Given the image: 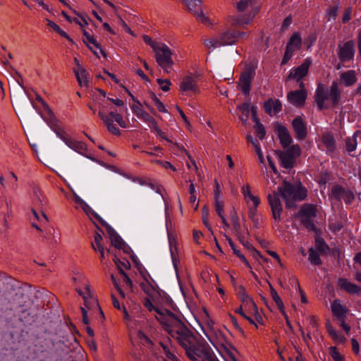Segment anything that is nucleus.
Segmentation results:
<instances>
[{
  "label": "nucleus",
  "instance_id": "nucleus-23",
  "mask_svg": "<svg viewBox=\"0 0 361 361\" xmlns=\"http://www.w3.org/2000/svg\"><path fill=\"white\" fill-rule=\"evenodd\" d=\"M338 284L341 288L350 294H359L361 291V288L359 286L348 281L346 279H339Z\"/></svg>",
  "mask_w": 361,
  "mask_h": 361
},
{
  "label": "nucleus",
  "instance_id": "nucleus-38",
  "mask_svg": "<svg viewBox=\"0 0 361 361\" xmlns=\"http://www.w3.org/2000/svg\"><path fill=\"white\" fill-rule=\"evenodd\" d=\"M74 73L79 85L81 87H87L89 85V81L87 79V73L85 69H74Z\"/></svg>",
  "mask_w": 361,
  "mask_h": 361
},
{
  "label": "nucleus",
  "instance_id": "nucleus-56",
  "mask_svg": "<svg viewBox=\"0 0 361 361\" xmlns=\"http://www.w3.org/2000/svg\"><path fill=\"white\" fill-rule=\"evenodd\" d=\"M152 128H153L154 130V131L156 132L157 135L161 139L163 140H166L167 142H170L171 140L167 138L166 135H165V133L164 132H162L159 128L158 127V125H157V123L156 122L155 123V126H152L151 127Z\"/></svg>",
  "mask_w": 361,
  "mask_h": 361
},
{
  "label": "nucleus",
  "instance_id": "nucleus-18",
  "mask_svg": "<svg viewBox=\"0 0 361 361\" xmlns=\"http://www.w3.org/2000/svg\"><path fill=\"white\" fill-rule=\"evenodd\" d=\"M315 233L314 243L317 250L322 255H326L330 252V248L325 240L320 236V231L317 227H310Z\"/></svg>",
  "mask_w": 361,
  "mask_h": 361
},
{
  "label": "nucleus",
  "instance_id": "nucleus-53",
  "mask_svg": "<svg viewBox=\"0 0 361 361\" xmlns=\"http://www.w3.org/2000/svg\"><path fill=\"white\" fill-rule=\"evenodd\" d=\"M341 200H343L345 203L350 204L354 200V195L350 190H345Z\"/></svg>",
  "mask_w": 361,
  "mask_h": 361
},
{
  "label": "nucleus",
  "instance_id": "nucleus-22",
  "mask_svg": "<svg viewBox=\"0 0 361 361\" xmlns=\"http://www.w3.org/2000/svg\"><path fill=\"white\" fill-rule=\"evenodd\" d=\"M292 125L297 138L299 140H304L307 135V129L302 118L300 117L295 118L293 121Z\"/></svg>",
  "mask_w": 361,
  "mask_h": 361
},
{
  "label": "nucleus",
  "instance_id": "nucleus-55",
  "mask_svg": "<svg viewBox=\"0 0 361 361\" xmlns=\"http://www.w3.org/2000/svg\"><path fill=\"white\" fill-rule=\"evenodd\" d=\"M338 8L336 6L329 8L326 12L328 20H335L337 14Z\"/></svg>",
  "mask_w": 361,
  "mask_h": 361
},
{
  "label": "nucleus",
  "instance_id": "nucleus-35",
  "mask_svg": "<svg viewBox=\"0 0 361 361\" xmlns=\"http://www.w3.org/2000/svg\"><path fill=\"white\" fill-rule=\"evenodd\" d=\"M268 283H269V286L270 288V294L271 295L273 300L276 302V304L278 308L279 309V310L281 311V312L283 314L286 315V312H285V310H284L285 309L284 305H283V302L281 298H280L277 291L274 289L273 286L269 282H268Z\"/></svg>",
  "mask_w": 361,
  "mask_h": 361
},
{
  "label": "nucleus",
  "instance_id": "nucleus-24",
  "mask_svg": "<svg viewBox=\"0 0 361 361\" xmlns=\"http://www.w3.org/2000/svg\"><path fill=\"white\" fill-rule=\"evenodd\" d=\"M329 101L330 102L329 94L322 86L319 85L315 94V102L319 109L321 110L326 107L325 102Z\"/></svg>",
  "mask_w": 361,
  "mask_h": 361
},
{
  "label": "nucleus",
  "instance_id": "nucleus-32",
  "mask_svg": "<svg viewBox=\"0 0 361 361\" xmlns=\"http://www.w3.org/2000/svg\"><path fill=\"white\" fill-rule=\"evenodd\" d=\"M240 302H242L240 306H242V307H244L245 311L250 313H258L257 306L250 295H247L244 298H241Z\"/></svg>",
  "mask_w": 361,
  "mask_h": 361
},
{
  "label": "nucleus",
  "instance_id": "nucleus-60",
  "mask_svg": "<svg viewBox=\"0 0 361 361\" xmlns=\"http://www.w3.org/2000/svg\"><path fill=\"white\" fill-rule=\"evenodd\" d=\"M143 108L141 103L139 101L134 99V103L131 106L133 113L135 115L136 114H137L138 111H140Z\"/></svg>",
  "mask_w": 361,
  "mask_h": 361
},
{
  "label": "nucleus",
  "instance_id": "nucleus-9",
  "mask_svg": "<svg viewBox=\"0 0 361 361\" xmlns=\"http://www.w3.org/2000/svg\"><path fill=\"white\" fill-rule=\"evenodd\" d=\"M241 192L247 204L250 207V216L253 219L255 224H259L254 219L256 208L260 203L258 197L253 195L251 192V187L249 183H245L241 186Z\"/></svg>",
  "mask_w": 361,
  "mask_h": 361
},
{
  "label": "nucleus",
  "instance_id": "nucleus-11",
  "mask_svg": "<svg viewBox=\"0 0 361 361\" xmlns=\"http://www.w3.org/2000/svg\"><path fill=\"white\" fill-rule=\"evenodd\" d=\"M236 235L240 243L246 247L248 250L252 252V255L255 258L258 257L262 259L264 262H267V259L264 257L259 251H257L252 244L245 240V235H249V231L246 227H234Z\"/></svg>",
  "mask_w": 361,
  "mask_h": 361
},
{
  "label": "nucleus",
  "instance_id": "nucleus-6",
  "mask_svg": "<svg viewBox=\"0 0 361 361\" xmlns=\"http://www.w3.org/2000/svg\"><path fill=\"white\" fill-rule=\"evenodd\" d=\"M154 52L158 65L165 73H169L174 63L172 59L173 51L166 44L160 43L158 47H154Z\"/></svg>",
  "mask_w": 361,
  "mask_h": 361
},
{
  "label": "nucleus",
  "instance_id": "nucleus-30",
  "mask_svg": "<svg viewBox=\"0 0 361 361\" xmlns=\"http://www.w3.org/2000/svg\"><path fill=\"white\" fill-rule=\"evenodd\" d=\"M238 115L239 119L243 123H246L247 121L250 114H252V107H250L249 103H244L238 106Z\"/></svg>",
  "mask_w": 361,
  "mask_h": 361
},
{
  "label": "nucleus",
  "instance_id": "nucleus-34",
  "mask_svg": "<svg viewBox=\"0 0 361 361\" xmlns=\"http://www.w3.org/2000/svg\"><path fill=\"white\" fill-rule=\"evenodd\" d=\"M279 158L281 166L285 169H290L293 167L295 159L290 155V154L286 152H281L279 154Z\"/></svg>",
  "mask_w": 361,
  "mask_h": 361
},
{
  "label": "nucleus",
  "instance_id": "nucleus-16",
  "mask_svg": "<svg viewBox=\"0 0 361 361\" xmlns=\"http://www.w3.org/2000/svg\"><path fill=\"white\" fill-rule=\"evenodd\" d=\"M354 43L349 41L339 46L338 57L341 61H347L352 59L355 54Z\"/></svg>",
  "mask_w": 361,
  "mask_h": 361
},
{
  "label": "nucleus",
  "instance_id": "nucleus-62",
  "mask_svg": "<svg viewBox=\"0 0 361 361\" xmlns=\"http://www.w3.org/2000/svg\"><path fill=\"white\" fill-rule=\"evenodd\" d=\"M156 162L158 164L161 165L164 169H170L173 171H176V169L169 161H163L157 160V161H156Z\"/></svg>",
  "mask_w": 361,
  "mask_h": 361
},
{
  "label": "nucleus",
  "instance_id": "nucleus-27",
  "mask_svg": "<svg viewBox=\"0 0 361 361\" xmlns=\"http://www.w3.org/2000/svg\"><path fill=\"white\" fill-rule=\"evenodd\" d=\"M257 108L256 106H252V116L253 121L255 123V129L256 131V134L260 140H262L266 135V131L264 130L263 125L260 123L259 118L257 117Z\"/></svg>",
  "mask_w": 361,
  "mask_h": 361
},
{
  "label": "nucleus",
  "instance_id": "nucleus-46",
  "mask_svg": "<svg viewBox=\"0 0 361 361\" xmlns=\"http://www.w3.org/2000/svg\"><path fill=\"white\" fill-rule=\"evenodd\" d=\"M215 209L217 214L222 219L223 224H226L224 216V202L221 200H215Z\"/></svg>",
  "mask_w": 361,
  "mask_h": 361
},
{
  "label": "nucleus",
  "instance_id": "nucleus-45",
  "mask_svg": "<svg viewBox=\"0 0 361 361\" xmlns=\"http://www.w3.org/2000/svg\"><path fill=\"white\" fill-rule=\"evenodd\" d=\"M32 212L33 214L34 217L37 219V223L45 224L49 223L48 217L47 215L42 212L40 214H39L35 209H32ZM36 223H33L32 226H36Z\"/></svg>",
  "mask_w": 361,
  "mask_h": 361
},
{
  "label": "nucleus",
  "instance_id": "nucleus-20",
  "mask_svg": "<svg viewBox=\"0 0 361 361\" xmlns=\"http://www.w3.org/2000/svg\"><path fill=\"white\" fill-rule=\"evenodd\" d=\"M276 131L277 132L280 142L283 148L288 147L293 142V140L288 133V129L279 124L276 126Z\"/></svg>",
  "mask_w": 361,
  "mask_h": 361
},
{
  "label": "nucleus",
  "instance_id": "nucleus-13",
  "mask_svg": "<svg viewBox=\"0 0 361 361\" xmlns=\"http://www.w3.org/2000/svg\"><path fill=\"white\" fill-rule=\"evenodd\" d=\"M300 90L292 91L288 94V99L290 104L295 106H301L305 104L307 92L304 89V83H300Z\"/></svg>",
  "mask_w": 361,
  "mask_h": 361
},
{
  "label": "nucleus",
  "instance_id": "nucleus-5",
  "mask_svg": "<svg viewBox=\"0 0 361 361\" xmlns=\"http://www.w3.org/2000/svg\"><path fill=\"white\" fill-rule=\"evenodd\" d=\"M197 73H188L182 76L178 84V91L185 96H192L200 93Z\"/></svg>",
  "mask_w": 361,
  "mask_h": 361
},
{
  "label": "nucleus",
  "instance_id": "nucleus-17",
  "mask_svg": "<svg viewBox=\"0 0 361 361\" xmlns=\"http://www.w3.org/2000/svg\"><path fill=\"white\" fill-rule=\"evenodd\" d=\"M74 200L76 204H78L82 210L90 217H94L99 224H102V226H109L106 224L104 220L96 214L92 209L82 200L81 199L75 192H73Z\"/></svg>",
  "mask_w": 361,
  "mask_h": 361
},
{
  "label": "nucleus",
  "instance_id": "nucleus-31",
  "mask_svg": "<svg viewBox=\"0 0 361 361\" xmlns=\"http://www.w3.org/2000/svg\"><path fill=\"white\" fill-rule=\"evenodd\" d=\"M331 311L338 319L345 317L346 308L342 305L339 300H335L331 303Z\"/></svg>",
  "mask_w": 361,
  "mask_h": 361
},
{
  "label": "nucleus",
  "instance_id": "nucleus-21",
  "mask_svg": "<svg viewBox=\"0 0 361 361\" xmlns=\"http://www.w3.org/2000/svg\"><path fill=\"white\" fill-rule=\"evenodd\" d=\"M82 34L84 36L83 42L87 44V46L94 52V54L97 56L99 57L97 54V53L92 50V47L91 45L94 46L95 48L99 49L100 53L104 57L106 56V53L104 50L102 49L101 45L97 42L94 37L92 35H90L87 30L85 29H82Z\"/></svg>",
  "mask_w": 361,
  "mask_h": 361
},
{
  "label": "nucleus",
  "instance_id": "nucleus-25",
  "mask_svg": "<svg viewBox=\"0 0 361 361\" xmlns=\"http://www.w3.org/2000/svg\"><path fill=\"white\" fill-rule=\"evenodd\" d=\"M252 75L249 73H243L239 80L238 87L245 94H248L250 91Z\"/></svg>",
  "mask_w": 361,
  "mask_h": 361
},
{
  "label": "nucleus",
  "instance_id": "nucleus-61",
  "mask_svg": "<svg viewBox=\"0 0 361 361\" xmlns=\"http://www.w3.org/2000/svg\"><path fill=\"white\" fill-rule=\"evenodd\" d=\"M231 317V322L233 324V326H235V328L236 329V330L243 336H245V332L243 330V329L239 326L238 323V321H237V319L233 317V316H230Z\"/></svg>",
  "mask_w": 361,
  "mask_h": 361
},
{
  "label": "nucleus",
  "instance_id": "nucleus-4",
  "mask_svg": "<svg viewBox=\"0 0 361 361\" xmlns=\"http://www.w3.org/2000/svg\"><path fill=\"white\" fill-rule=\"evenodd\" d=\"M246 35V32L236 31L233 28H227L221 31L212 38L205 39L204 44L208 49L223 46H230L237 43L240 38Z\"/></svg>",
  "mask_w": 361,
  "mask_h": 361
},
{
  "label": "nucleus",
  "instance_id": "nucleus-12",
  "mask_svg": "<svg viewBox=\"0 0 361 361\" xmlns=\"http://www.w3.org/2000/svg\"><path fill=\"white\" fill-rule=\"evenodd\" d=\"M312 63L311 58H306L300 66L290 70L288 78L296 81L302 80L307 74Z\"/></svg>",
  "mask_w": 361,
  "mask_h": 361
},
{
  "label": "nucleus",
  "instance_id": "nucleus-36",
  "mask_svg": "<svg viewBox=\"0 0 361 361\" xmlns=\"http://www.w3.org/2000/svg\"><path fill=\"white\" fill-rule=\"evenodd\" d=\"M46 203V197L43 195L41 191L38 190H35L32 196V204L34 207L41 209Z\"/></svg>",
  "mask_w": 361,
  "mask_h": 361
},
{
  "label": "nucleus",
  "instance_id": "nucleus-19",
  "mask_svg": "<svg viewBox=\"0 0 361 361\" xmlns=\"http://www.w3.org/2000/svg\"><path fill=\"white\" fill-rule=\"evenodd\" d=\"M39 235L48 240H51L55 244L59 240V233L54 227H35Z\"/></svg>",
  "mask_w": 361,
  "mask_h": 361
},
{
  "label": "nucleus",
  "instance_id": "nucleus-43",
  "mask_svg": "<svg viewBox=\"0 0 361 361\" xmlns=\"http://www.w3.org/2000/svg\"><path fill=\"white\" fill-rule=\"evenodd\" d=\"M360 135H361V133L357 131L352 137L346 139V149L348 152H352L355 150L357 146V137Z\"/></svg>",
  "mask_w": 361,
  "mask_h": 361
},
{
  "label": "nucleus",
  "instance_id": "nucleus-51",
  "mask_svg": "<svg viewBox=\"0 0 361 361\" xmlns=\"http://www.w3.org/2000/svg\"><path fill=\"white\" fill-rule=\"evenodd\" d=\"M345 190L342 187L336 185L332 189V195L335 198L341 200Z\"/></svg>",
  "mask_w": 361,
  "mask_h": 361
},
{
  "label": "nucleus",
  "instance_id": "nucleus-49",
  "mask_svg": "<svg viewBox=\"0 0 361 361\" xmlns=\"http://www.w3.org/2000/svg\"><path fill=\"white\" fill-rule=\"evenodd\" d=\"M154 104L157 108L158 111L163 113H167V110L164 104L157 97L156 95L153 94L152 97Z\"/></svg>",
  "mask_w": 361,
  "mask_h": 361
},
{
  "label": "nucleus",
  "instance_id": "nucleus-8",
  "mask_svg": "<svg viewBox=\"0 0 361 361\" xmlns=\"http://www.w3.org/2000/svg\"><path fill=\"white\" fill-rule=\"evenodd\" d=\"M256 0H240L237 3V9L239 11H244L247 8H251L248 17H240L236 20V24L239 25H245L248 24L257 15L259 11L258 6H254Z\"/></svg>",
  "mask_w": 361,
  "mask_h": 361
},
{
  "label": "nucleus",
  "instance_id": "nucleus-63",
  "mask_svg": "<svg viewBox=\"0 0 361 361\" xmlns=\"http://www.w3.org/2000/svg\"><path fill=\"white\" fill-rule=\"evenodd\" d=\"M293 55V53H292V51L286 49L284 56H283L282 61H281V65H285L286 63H287L288 61L291 59Z\"/></svg>",
  "mask_w": 361,
  "mask_h": 361
},
{
  "label": "nucleus",
  "instance_id": "nucleus-54",
  "mask_svg": "<svg viewBox=\"0 0 361 361\" xmlns=\"http://www.w3.org/2000/svg\"><path fill=\"white\" fill-rule=\"evenodd\" d=\"M143 38V41L148 45H149L153 51L154 50V47H158L161 42H155V41H153L150 37L147 36V35H144L142 37Z\"/></svg>",
  "mask_w": 361,
  "mask_h": 361
},
{
  "label": "nucleus",
  "instance_id": "nucleus-15",
  "mask_svg": "<svg viewBox=\"0 0 361 361\" xmlns=\"http://www.w3.org/2000/svg\"><path fill=\"white\" fill-rule=\"evenodd\" d=\"M319 146L321 149L326 150V153H333L336 148V142L333 134L330 132L324 133L320 137Z\"/></svg>",
  "mask_w": 361,
  "mask_h": 361
},
{
  "label": "nucleus",
  "instance_id": "nucleus-37",
  "mask_svg": "<svg viewBox=\"0 0 361 361\" xmlns=\"http://www.w3.org/2000/svg\"><path fill=\"white\" fill-rule=\"evenodd\" d=\"M65 144L68 147L78 152H82L85 149V144L82 142L75 140L71 137L66 139Z\"/></svg>",
  "mask_w": 361,
  "mask_h": 361
},
{
  "label": "nucleus",
  "instance_id": "nucleus-7",
  "mask_svg": "<svg viewBox=\"0 0 361 361\" xmlns=\"http://www.w3.org/2000/svg\"><path fill=\"white\" fill-rule=\"evenodd\" d=\"M143 305L149 311L152 312V310H154L159 317H157V319L161 322L163 325L164 326V329L168 332L169 334V330L171 328V319L172 317H174L176 319H180L178 316H176L175 314H173L172 312L168 310H161L157 307H155L154 305L152 304L150 299L148 298H145L143 299Z\"/></svg>",
  "mask_w": 361,
  "mask_h": 361
},
{
  "label": "nucleus",
  "instance_id": "nucleus-28",
  "mask_svg": "<svg viewBox=\"0 0 361 361\" xmlns=\"http://www.w3.org/2000/svg\"><path fill=\"white\" fill-rule=\"evenodd\" d=\"M302 46V39L298 32H295L289 39L286 49L294 54L295 50L300 49Z\"/></svg>",
  "mask_w": 361,
  "mask_h": 361
},
{
  "label": "nucleus",
  "instance_id": "nucleus-64",
  "mask_svg": "<svg viewBox=\"0 0 361 361\" xmlns=\"http://www.w3.org/2000/svg\"><path fill=\"white\" fill-rule=\"evenodd\" d=\"M248 295L246 293L245 288L243 286H240L238 288L237 296L240 300L241 298L247 297Z\"/></svg>",
  "mask_w": 361,
  "mask_h": 361
},
{
  "label": "nucleus",
  "instance_id": "nucleus-39",
  "mask_svg": "<svg viewBox=\"0 0 361 361\" xmlns=\"http://www.w3.org/2000/svg\"><path fill=\"white\" fill-rule=\"evenodd\" d=\"M135 116L143 122L147 123L150 128L152 126H155L156 121L153 117H152L146 111L143 109H141Z\"/></svg>",
  "mask_w": 361,
  "mask_h": 361
},
{
  "label": "nucleus",
  "instance_id": "nucleus-57",
  "mask_svg": "<svg viewBox=\"0 0 361 361\" xmlns=\"http://www.w3.org/2000/svg\"><path fill=\"white\" fill-rule=\"evenodd\" d=\"M225 236H226V238L229 245L231 246V249L233 250V253L240 259V257L243 256V255L241 254L240 252L236 249L235 244L233 242V240H231V238H230L227 235H225Z\"/></svg>",
  "mask_w": 361,
  "mask_h": 361
},
{
  "label": "nucleus",
  "instance_id": "nucleus-48",
  "mask_svg": "<svg viewBox=\"0 0 361 361\" xmlns=\"http://www.w3.org/2000/svg\"><path fill=\"white\" fill-rule=\"evenodd\" d=\"M329 354L334 361H343L344 358L338 352L336 347L331 346L329 348Z\"/></svg>",
  "mask_w": 361,
  "mask_h": 361
},
{
  "label": "nucleus",
  "instance_id": "nucleus-47",
  "mask_svg": "<svg viewBox=\"0 0 361 361\" xmlns=\"http://www.w3.org/2000/svg\"><path fill=\"white\" fill-rule=\"evenodd\" d=\"M286 149V152L290 154L294 159L299 157L301 153L300 147L298 145H290Z\"/></svg>",
  "mask_w": 361,
  "mask_h": 361
},
{
  "label": "nucleus",
  "instance_id": "nucleus-1",
  "mask_svg": "<svg viewBox=\"0 0 361 361\" xmlns=\"http://www.w3.org/2000/svg\"><path fill=\"white\" fill-rule=\"evenodd\" d=\"M169 335L185 350L187 357L192 361H216L218 359L210 346L200 341L181 319L172 317Z\"/></svg>",
  "mask_w": 361,
  "mask_h": 361
},
{
  "label": "nucleus",
  "instance_id": "nucleus-29",
  "mask_svg": "<svg viewBox=\"0 0 361 361\" xmlns=\"http://www.w3.org/2000/svg\"><path fill=\"white\" fill-rule=\"evenodd\" d=\"M340 81L345 86L353 85L357 81L355 71L349 70L342 73L340 75Z\"/></svg>",
  "mask_w": 361,
  "mask_h": 361
},
{
  "label": "nucleus",
  "instance_id": "nucleus-40",
  "mask_svg": "<svg viewBox=\"0 0 361 361\" xmlns=\"http://www.w3.org/2000/svg\"><path fill=\"white\" fill-rule=\"evenodd\" d=\"M329 94V100L333 105L338 103L340 97V90L336 82H334L331 85L330 92Z\"/></svg>",
  "mask_w": 361,
  "mask_h": 361
},
{
  "label": "nucleus",
  "instance_id": "nucleus-10",
  "mask_svg": "<svg viewBox=\"0 0 361 361\" xmlns=\"http://www.w3.org/2000/svg\"><path fill=\"white\" fill-rule=\"evenodd\" d=\"M319 211L317 207L312 204H305L299 212V217L304 226H314L319 224L317 218Z\"/></svg>",
  "mask_w": 361,
  "mask_h": 361
},
{
  "label": "nucleus",
  "instance_id": "nucleus-14",
  "mask_svg": "<svg viewBox=\"0 0 361 361\" xmlns=\"http://www.w3.org/2000/svg\"><path fill=\"white\" fill-rule=\"evenodd\" d=\"M106 232L109 235L111 244L116 248L119 250H123V251L126 253H128V250H130V247L126 245V243L123 240L121 236L116 233V231L114 229L113 227H106Z\"/></svg>",
  "mask_w": 361,
  "mask_h": 361
},
{
  "label": "nucleus",
  "instance_id": "nucleus-26",
  "mask_svg": "<svg viewBox=\"0 0 361 361\" xmlns=\"http://www.w3.org/2000/svg\"><path fill=\"white\" fill-rule=\"evenodd\" d=\"M264 107L266 112L271 116L281 111L282 104L279 99H270L264 103Z\"/></svg>",
  "mask_w": 361,
  "mask_h": 361
},
{
  "label": "nucleus",
  "instance_id": "nucleus-33",
  "mask_svg": "<svg viewBox=\"0 0 361 361\" xmlns=\"http://www.w3.org/2000/svg\"><path fill=\"white\" fill-rule=\"evenodd\" d=\"M169 243L170 245V250L173 260L174 261L175 258V251H177V235L172 230V227H170L169 229H167Z\"/></svg>",
  "mask_w": 361,
  "mask_h": 361
},
{
  "label": "nucleus",
  "instance_id": "nucleus-52",
  "mask_svg": "<svg viewBox=\"0 0 361 361\" xmlns=\"http://www.w3.org/2000/svg\"><path fill=\"white\" fill-rule=\"evenodd\" d=\"M235 313L240 314L243 318L247 320L251 324H254L256 328H257V325L255 322V321L249 316H247L245 311L243 310L242 306H240L238 308L235 310Z\"/></svg>",
  "mask_w": 361,
  "mask_h": 361
},
{
  "label": "nucleus",
  "instance_id": "nucleus-58",
  "mask_svg": "<svg viewBox=\"0 0 361 361\" xmlns=\"http://www.w3.org/2000/svg\"><path fill=\"white\" fill-rule=\"evenodd\" d=\"M326 329H327V331H328L329 336L333 339H336V338H338V335L336 331L334 329V328L330 323H327L326 324Z\"/></svg>",
  "mask_w": 361,
  "mask_h": 361
},
{
  "label": "nucleus",
  "instance_id": "nucleus-50",
  "mask_svg": "<svg viewBox=\"0 0 361 361\" xmlns=\"http://www.w3.org/2000/svg\"><path fill=\"white\" fill-rule=\"evenodd\" d=\"M157 82L163 91L166 92L170 90L171 82L169 79H157Z\"/></svg>",
  "mask_w": 361,
  "mask_h": 361
},
{
  "label": "nucleus",
  "instance_id": "nucleus-2",
  "mask_svg": "<svg viewBox=\"0 0 361 361\" xmlns=\"http://www.w3.org/2000/svg\"><path fill=\"white\" fill-rule=\"evenodd\" d=\"M279 195L286 202V207L291 208L295 207V202L305 200L307 197V190L300 184L291 185L285 181L283 185L279 188L278 192L269 194L268 201L275 220L280 219L282 212V204Z\"/></svg>",
  "mask_w": 361,
  "mask_h": 361
},
{
  "label": "nucleus",
  "instance_id": "nucleus-42",
  "mask_svg": "<svg viewBox=\"0 0 361 361\" xmlns=\"http://www.w3.org/2000/svg\"><path fill=\"white\" fill-rule=\"evenodd\" d=\"M309 257L308 259L310 263L315 266H320L322 264V261L319 257V254L313 247H310L308 250Z\"/></svg>",
  "mask_w": 361,
  "mask_h": 361
},
{
  "label": "nucleus",
  "instance_id": "nucleus-3",
  "mask_svg": "<svg viewBox=\"0 0 361 361\" xmlns=\"http://www.w3.org/2000/svg\"><path fill=\"white\" fill-rule=\"evenodd\" d=\"M88 107L92 111L94 114L98 109V116L103 121L106 126L108 130L114 135H120V130L115 126L114 121H115L121 128H126L127 127L126 122L124 121L121 114L114 111L106 113V106L104 101L100 102L99 99L94 100L92 104H88Z\"/></svg>",
  "mask_w": 361,
  "mask_h": 361
},
{
  "label": "nucleus",
  "instance_id": "nucleus-41",
  "mask_svg": "<svg viewBox=\"0 0 361 361\" xmlns=\"http://www.w3.org/2000/svg\"><path fill=\"white\" fill-rule=\"evenodd\" d=\"M188 9L195 14H202L200 8L201 0H183Z\"/></svg>",
  "mask_w": 361,
  "mask_h": 361
},
{
  "label": "nucleus",
  "instance_id": "nucleus-59",
  "mask_svg": "<svg viewBox=\"0 0 361 361\" xmlns=\"http://www.w3.org/2000/svg\"><path fill=\"white\" fill-rule=\"evenodd\" d=\"M10 175L11 177V180L10 182V188L13 190H15L18 188V177L13 171L10 172Z\"/></svg>",
  "mask_w": 361,
  "mask_h": 361
},
{
  "label": "nucleus",
  "instance_id": "nucleus-44",
  "mask_svg": "<svg viewBox=\"0 0 361 361\" xmlns=\"http://www.w3.org/2000/svg\"><path fill=\"white\" fill-rule=\"evenodd\" d=\"M97 231L94 234V243H92V247L95 251L97 249L103 247L102 245V235L104 234V231L101 229V227H97Z\"/></svg>",
  "mask_w": 361,
  "mask_h": 361
}]
</instances>
